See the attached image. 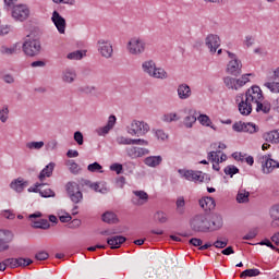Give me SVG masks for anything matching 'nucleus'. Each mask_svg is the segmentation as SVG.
Returning a JSON list of instances; mask_svg holds the SVG:
<instances>
[{
  "label": "nucleus",
  "mask_w": 279,
  "mask_h": 279,
  "mask_svg": "<svg viewBox=\"0 0 279 279\" xmlns=\"http://www.w3.org/2000/svg\"><path fill=\"white\" fill-rule=\"evenodd\" d=\"M190 228L193 232H216L223 228V218L219 214H198L191 219Z\"/></svg>",
  "instance_id": "f257e3e1"
},
{
  "label": "nucleus",
  "mask_w": 279,
  "mask_h": 279,
  "mask_svg": "<svg viewBox=\"0 0 279 279\" xmlns=\"http://www.w3.org/2000/svg\"><path fill=\"white\" fill-rule=\"evenodd\" d=\"M21 49L27 58H36L43 53V43L40 37L34 36V33L27 36L24 43L21 45Z\"/></svg>",
  "instance_id": "f03ea898"
},
{
  "label": "nucleus",
  "mask_w": 279,
  "mask_h": 279,
  "mask_svg": "<svg viewBox=\"0 0 279 279\" xmlns=\"http://www.w3.org/2000/svg\"><path fill=\"white\" fill-rule=\"evenodd\" d=\"M147 47V43L144 41L141 37H133L128 43L126 49L131 56H141L145 53V49Z\"/></svg>",
  "instance_id": "7ed1b4c3"
},
{
  "label": "nucleus",
  "mask_w": 279,
  "mask_h": 279,
  "mask_svg": "<svg viewBox=\"0 0 279 279\" xmlns=\"http://www.w3.org/2000/svg\"><path fill=\"white\" fill-rule=\"evenodd\" d=\"M65 191L73 204H80V202L84 199V194H82V191L80 190V184L75 182H68L65 185Z\"/></svg>",
  "instance_id": "20e7f679"
},
{
  "label": "nucleus",
  "mask_w": 279,
  "mask_h": 279,
  "mask_svg": "<svg viewBox=\"0 0 279 279\" xmlns=\"http://www.w3.org/2000/svg\"><path fill=\"white\" fill-rule=\"evenodd\" d=\"M149 132V124H147L145 121H138L133 120L131 123V128L128 130V133L131 134V136H136V134H141L145 136Z\"/></svg>",
  "instance_id": "39448f33"
},
{
  "label": "nucleus",
  "mask_w": 279,
  "mask_h": 279,
  "mask_svg": "<svg viewBox=\"0 0 279 279\" xmlns=\"http://www.w3.org/2000/svg\"><path fill=\"white\" fill-rule=\"evenodd\" d=\"M12 16L15 21H27L29 19V8L25 4H17L13 7Z\"/></svg>",
  "instance_id": "423d86ee"
},
{
  "label": "nucleus",
  "mask_w": 279,
  "mask_h": 279,
  "mask_svg": "<svg viewBox=\"0 0 279 279\" xmlns=\"http://www.w3.org/2000/svg\"><path fill=\"white\" fill-rule=\"evenodd\" d=\"M245 97L253 104L256 101H263V99H265V96H263V90L260 87H258V85H253L250 89H247Z\"/></svg>",
  "instance_id": "0eeeda50"
},
{
  "label": "nucleus",
  "mask_w": 279,
  "mask_h": 279,
  "mask_svg": "<svg viewBox=\"0 0 279 279\" xmlns=\"http://www.w3.org/2000/svg\"><path fill=\"white\" fill-rule=\"evenodd\" d=\"M51 21L54 27H57L59 34H64L66 32V20L60 15L58 11L52 12Z\"/></svg>",
  "instance_id": "6e6552de"
},
{
  "label": "nucleus",
  "mask_w": 279,
  "mask_h": 279,
  "mask_svg": "<svg viewBox=\"0 0 279 279\" xmlns=\"http://www.w3.org/2000/svg\"><path fill=\"white\" fill-rule=\"evenodd\" d=\"M98 51L102 58H112V53H114V50L112 49V44L110 41L105 39L98 40Z\"/></svg>",
  "instance_id": "1a4fd4ad"
},
{
  "label": "nucleus",
  "mask_w": 279,
  "mask_h": 279,
  "mask_svg": "<svg viewBox=\"0 0 279 279\" xmlns=\"http://www.w3.org/2000/svg\"><path fill=\"white\" fill-rule=\"evenodd\" d=\"M243 63H241V60L239 59H233L227 64V73H229V75H233L234 77H239V75H241Z\"/></svg>",
  "instance_id": "9d476101"
},
{
  "label": "nucleus",
  "mask_w": 279,
  "mask_h": 279,
  "mask_svg": "<svg viewBox=\"0 0 279 279\" xmlns=\"http://www.w3.org/2000/svg\"><path fill=\"white\" fill-rule=\"evenodd\" d=\"M205 45L210 53H217V49L221 47V39L217 35L209 34L205 39Z\"/></svg>",
  "instance_id": "9b49d317"
},
{
  "label": "nucleus",
  "mask_w": 279,
  "mask_h": 279,
  "mask_svg": "<svg viewBox=\"0 0 279 279\" xmlns=\"http://www.w3.org/2000/svg\"><path fill=\"white\" fill-rule=\"evenodd\" d=\"M265 162L262 165L264 173H271L275 169H279V162L271 159V155L263 156Z\"/></svg>",
  "instance_id": "f8f14e48"
},
{
  "label": "nucleus",
  "mask_w": 279,
  "mask_h": 279,
  "mask_svg": "<svg viewBox=\"0 0 279 279\" xmlns=\"http://www.w3.org/2000/svg\"><path fill=\"white\" fill-rule=\"evenodd\" d=\"M27 186H29V181H25V179L21 177L14 179L10 183V189H12V191H15V193H23L25 189H27Z\"/></svg>",
  "instance_id": "ddd939ff"
},
{
  "label": "nucleus",
  "mask_w": 279,
  "mask_h": 279,
  "mask_svg": "<svg viewBox=\"0 0 279 279\" xmlns=\"http://www.w3.org/2000/svg\"><path fill=\"white\" fill-rule=\"evenodd\" d=\"M241 101L238 105L239 112L243 117H250L252 114V100L245 98L243 99V95L241 96Z\"/></svg>",
  "instance_id": "4468645a"
},
{
  "label": "nucleus",
  "mask_w": 279,
  "mask_h": 279,
  "mask_svg": "<svg viewBox=\"0 0 279 279\" xmlns=\"http://www.w3.org/2000/svg\"><path fill=\"white\" fill-rule=\"evenodd\" d=\"M198 204L203 210L208 213V210H215V207L217 206V203H215V199L213 196H205L198 201Z\"/></svg>",
  "instance_id": "2eb2a0df"
},
{
  "label": "nucleus",
  "mask_w": 279,
  "mask_h": 279,
  "mask_svg": "<svg viewBox=\"0 0 279 279\" xmlns=\"http://www.w3.org/2000/svg\"><path fill=\"white\" fill-rule=\"evenodd\" d=\"M125 241H128V238L123 235H114L107 239V245H110L111 250H119Z\"/></svg>",
  "instance_id": "dca6fc26"
},
{
  "label": "nucleus",
  "mask_w": 279,
  "mask_h": 279,
  "mask_svg": "<svg viewBox=\"0 0 279 279\" xmlns=\"http://www.w3.org/2000/svg\"><path fill=\"white\" fill-rule=\"evenodd\" d=\"M185 180L190 182H204V177H202V171L186 170L183 173Z\"/></svg>",
  "instance_id": "f3484780"
},
{
  "label": "nucleus",
  "mask_w": 279,
  "mask_h": 279,
  "mask_svg": "<svg viewBox=\"0 0 279 279\" xmlns=\"http://www.w3.org/2000/svg\"><path fill=\"white\" fill-rule=\"evenodd\" d=\"M0 53H2V56H16L21 53V43H16L10 48L1 46Z\"/></svg>",
  "instance_id": "a211bd4d"
},
{
  "label": "nucleus",
  "mask_w": 279,
  "mask_h": 279,
  "mask_svg": "<svg viewBox=\"0 0 279 279\" xmlns=\"http://www.w3.org/2000/svg\"><path fill=\"white\" fill-rule=\"evenodd\" d=\"M179 99H189L191 95H193V92H191V86L186 83H182L178 86L177 89Z\"/></svg>",
  "instance_id": "6ab92c4d"
},
{
  "label": "nucleus",
  "mask_w": 279,
  "mask_h": 279,
  "mask_svg": "<svg viewBox=\"0 0 279 279\" xmlns=\"http://www.w3.org/2000/svg\"><path fill=\"white\" fill-rule=\"evenodd\" d=\"M53 169H56V163L50 162L48 163L39 173L38 180L40 182H45V178H51L53 175Z\"/></svg>",
  "instance_id": "aec40b11"
},
{
  "label": "nucleus",
  "mask_w": 279,
  "mask_h": 279,
  "mask_svg": "<svg viewBox=\"0 0 279 279\" xmlns=\"http://www.w3.org/2000/svg\"><path fill=\"white\" fill-rule=\"evenodd\" d=\"M77 80V73L73 69H65L62 72V82L65 84H73Z\"/></svg>",
  "instance_id": "412c9836"
},
{
  "label": "nucleus",
  "mask_w": 279,
  "mask_h": 279,
  "mask_svg": "<svg viewBox=\"0 0 279 279\" xmlns=\"http://www.w3.org/2000/svg\"><path fill=\"white\" fill-rule=\"evenodd\" d=\"M116 124H117V116L111 114L108 119L107 124L99 129V135L108 134V132H110V130H112V128H114Z\"/></svg>",
  "instance_id": "4be33fe9"
},
{
  "label": "nucleus",
  "mask_w": 279,
  "mask_h": 279,
  "mask_svg": "<svg viewBox=\"0 0 279 279\" xmlns=\"http://www.w3.org/2000/svg\"><path fill=\"white\" fill-rule=\"evenodd\" d=\"M144 163L147 167L156 168L162 165V156H149L144 159Z\"/></svg>",
  "instance_id": "5701e85b"
},
{
  "label": "nucleus",
  "mask_w": 279,
  "mask_h": 279,
  "mask_svg": "<svg viewBox=\"0 0 279 279\" xmlns=\"http://www.w3.org/2000/svg\"><path fill=\"white\" fill-rule=\"evenodd\" d=\"M263 138L267 143L278 144L279 143V129L278 130H272L270 132L265 133L263 135Z\"/></svg>",
  "instance_id": "b1692460"
},
{
  "label": "nucleus",
  "mask_w": 279,
  "mask_h": 279,
  "mask_svg": "<svg viewBox=\"0 0 279 279\" xmlns=\"http://www.w3.org/2000/svg\"><path fill=\"white\" fill-rule=\"evenodd\" d=\"M195 114H196L195 111H190L189 112V116H186L183 119L184 128L191 129V128H193V125H195V123H197V117Z\"/></svg>",
  "instance_id": "393cba45"
},
{
  "label": "nucleus",
  "mask_w": 279,
  "mask_h": 279,
  "mask_svg": "<svg viewBox=\"0 0 279 279\" xmlns=\"http://www.w3.org/2000/svg\"><path fill=\"white\" fill-rule=\"evenodd\" d=\"M263 100L255 101L256 104V112H263L264 114H269L271 112V104L268 101L260 102Z\"/></svg>",
  "instance_id": "a878e982"
},
{
  "label": "nucleus",
  "mask_w": 279,
  "mask_h": 279,
  "mask_svg": "<svg viewBox=\"0 0 279 279\" xmlns=\"http://www.w3.org/2000/svg\"><path fill=\"white\" fill-rule=\"evenodd\" d=\"M101 219L105 223H119V218L117 217V214L112 211H106L105 214H102Z\"/></svg>",
  "instance_id": "bb28decb"
},
{
  "label": "nucleus",
  "mask_w": 279,
  "mask_h": 279,
  "mask_svg": "<svg viewBox=\"0 0 279 279\" xmlns=\"http://www.w3.org/2000/svg\"><path fill=\"white\" fill-rule=\"evenodd\" d=\"M142 69L144 73H146L147 75H149V77H151V75L154 74V71H156V62H154V60L145 61L142 64Z\"/></svg>",
  "instance_id": "cd10ccee"
},
{
  "label": "nucleus",
  "mask_w": 279,
  "mask_h": 279,
  "mask_svg": "<svg viewBox=\"0 0 279 279\" xmlns=\"http://www.w3.org/2000/svg\"><path fill=\"white\" fill-rule=\"evenodd\" d=\"M4 234L8 238L0 239V252H5V250H10V245L8 243H11L12 239H14V235L10 231H7Z\"/></svg>",
  "instance_id": "c85d7f7f"
},
{
  "label": "nucleus",
  "mask_w": 279,
  "mask_h": 279,
  "mask_svg": "<svg viewBox=\"0 0 279 279\" xmlns=\"http://www.w3.org/2000/svg\"><path fill=\"white\" fill-rule=\"evenodd\" d=\"M153 219L155 223H167L169 216H167V213L158 210L154 214Z\"/></svg>",
  "instance_id": "c756f323"
},
{
  "label": "nucleus",
  "mask_w": 279,
  "mask_h": 279,
  "mask_svg": "<svg viewBox=\"0 0 279 279\" xmlns=\"http://www.w3.org/2000/svg\"><path fill=\"white\" fill-rule=\"evenodd\" d=\"M33 228L36 230H49L51 225L49 223V220L39 218V221H33Z\"/></svg>",
  "instance_id": "7c9ffc66"
},
{
  "label": "nucleus",
  "mask_w": 279,
  "mask_h": 279,
  "mask_svg": "<svg viewBox=\"0 0 279 279\" xmlns=\"http://www.w3.org/2000/svg\"><path fill=\"white\" fill-rule=\"evenodd\" d=\"M238 204H247L250 202V192L246 190H240L236 194Z\"/></svg>",
  "instance_id": "2f4dec72"
},
{
  "label": "nucleus",
  "mask_w": 279,
  "mask_h": 279,
  "mask_svg": "<svg viewBox=\"0 0 279 279\" xmlns=\"http://www.w3.org/2000/svg\"><path fill=\"white\" fill-rule=\"evenodd\" d=\"M256 276H260L258 268L245 269L240 274V278H256Z\"/></svg>",
  "instance_id": "473e14b6"
},
{
  "label": "nucleus",
  "mask_w": 279,
  "mask_h": 279,
  "mask_svg": "<svg viewBox=\"0 0 279 279\" xmlns=\"http://www.w3.org/2000/svg\"><path fill=\"white\" fill-rule=\"evenodd\" d=\"M197 120L199 121L201 125H205V128H211V130H217L215 125H213V121L210 120V117L207 114H201Z\"/></svg>",
  "instance_id": "72a5a7b5"
},
{
  "label": "nucleus",
  "mask_w": 279,
  "mask_h": 279,
  "mask_svg": "<svg viewBox=\"0 0 279 279\" xmlns=\"http://www.w3.org/2000/svg\"><path fill=\"white\" fill-rule=\"evenodd\" d=\"M150 77H155L156 80H167L169 75L167 74V71L162 68H155V71H153V74Z\"/></svg>",
  "instance_id": "f704fd0d"
},
{
  "label": "nucleus",
  "mask_w": 279,
  "mask_h": 279,
  "mask_svg": "<svg viewBox=\"0 0 279 279\" xmlns=\"http://www.w3.org/2000/svg\"><path fill=\"white\" fill-rule=\"evenodd\" d=\"M81 185L87 186L88 189H92V191H95L96 193H101V190H99V183H93L90 182V180L82 179Z\"/></svg>",
  "instance_id": "c9c22d12"
},
{
  "label": "nucleus",
  "mask_w": 279,
  "mask_h": 279,
  "mask_svg": "<svg viewBox=\"0 0 279 279\" xmlns=\"http://www.w3.org/2000/svg\"><path fill=\"white\" fill-rule=\"evenodd\" d=\"M132 153V156H134V158H141L147 154H149V149L147 148H141V147H133L131 149Z\"/></svg>",
  "instance_id": "e433bc0d"
},
{
  "label": "nucleus",
  "mask_w": 279,
  "mask_h": 279,
  "mask_svg": "<svg viewBox=\"0 0 279 279\" xmlns=\"http://www.w3.org/2000/svg\"><path fill=\"white\" fill-rule=\"evenodd\" d=\"M95 90H97V87L90 85H85L77 88V93L81 95H93Z\"/></svg>",
  "instance_id": "4c0bfd02"
},
{
  "label": "nucleus",
  "mask_w": 279,
  "mask_h": 279,
  "mask_svg": "<svg viewBox=\"0 0 279 279\" xmlns=\"http://www.w3.org/2000/svg\"><path fill=\"white\" fill-rule=\"evenodd\" d=\"M101 169H104V167L97 161L87 166V171H89L90 173H97V171H99V173H104V170Z\"/></svg>",
  "instance_id": "58836bf2"
},
{
  "label": "nucleus",
  "mask_w": 279,
  "mask_h": 279,
  "mask_svg": "<svg viewBox=\"0 0 279 279\" xmlns=\"http://www.w3.org/2000/svg\"><path fill=\"white\" fill-rule=\"evenodd\" d=\"M226 175H229L230 178H234L236 173L240 172L239 168L234 165H229L223 169Z\"/></svg>",
  "instance_id": "ea45409f"
},
{
  "label": "nucleus",
  "mask_w": 279,
  "mask_h": 279,
  "mask_svg": "<svg viewBox=\"0 0 279 279\" xmlns=\"http://www.w3.org/2000/svg\"><path fill=\"white\" fill-rule=\"evenodd\" d=\"M68 167L70 169V172L73 173V175H77L80 171H82V168H80V165L75 162L74 160H68Z\"/></svg>",
  "instance_id": "a19ab883"
},
{
  "label": "nucleus",
  "mask_w": 279,
  "mask_h": 279,
  "mask_svg": "<svg viewBox=\"0 0 279 279\" xmlns=\"http://www.w3.org/2000/svg\"><path fill=\"white\" fill-rule=\"evenodd\" d=\"M66 58L68 60H82V58H84V52L82 50H75L68 53Z\"/></svg>",
  "instance_id": "79ce46f5"
},
{
  "label": "nucleus",
  "mask_w": 279,
  "mask_h": 279,
  "mask_svg": "<svg viewBox=\"0 0 279 279\" xmlns=\"http://www.w3.org/2000/svg\"><path fill=\"white\" fill-rule=\"evenodd\" d=\"M258 130H259L258 125L252 122L245 123L244 132H247L248 134H256Z\"/></svg>",
  "instance_id": "37998d69"
},
{
  "label": "nucleus",
  "mask_w": 279,
  "mask_h": 279,
  "mask_svg": "<svg viewBox=\"0 0 279 279\" xmlns=\"http://www.w3.org/2000/svg\"><path fill=\"white\" fill-rule=\"evenodd\" d=\"M162 121L166 123H172V121H180V117H178V113H166L162 117Z\"/></svg>",
  "instance_id": "c03bdc74"
},
{
  "label": "nucleus",
  "mask_w": 279,
  "mask_h": 279,
  "mask_svg": "<svg viewBox=\"0 0 279 279\" xmlns=\"http://www.w3.org/2000/svg\"><path fill=\"white\" fill-rule=\"evenodd\" d=\"M26 147L27 149H43V147H45V142H28Z\"/></svg>",
  "instance_id": "a18cd8bd"
},
{
  "label": "nucleus",
  "mask_w": 279,
  "mask_h": 279,
  "mask_svg": "<svg viewBox=\"0 0 279 279\" xmlns=\"http://www.w3.org/2000/svg\"><path fill=\"white\" fill-rule=\"evenodd\" d=\"M252 73L248 74H243L241 76V78L235 80V84H238V86H240V88L242 86H245V84H247V82H250V77H251Z\"/></svg>",
  "instance_id": "49530a36"
},
{
  "label": "nucleus",
  "mask_w": 279,
  "mask_h": 279,
  "mask_svg": "<svg viewBox=\"0 0 279 279\" xmlns=\"http://www.w3.org/2000/svg\"><path fill=\"white\" fill-rule=\"evenodd\" d=\"M218 154H221V150L209 151L207 155V160H209L210 162H217V165H219V155Z\"/></svg>",
  "instance_id": "de8ad7c7"
},
{
  "label": "nucleus",
  "mask_w": 279,
  "mask_h": 279,
  "mask_svg": "<svg viewBox=\"0 0 279 279\" xmlns=\"http://www.w3.org/2000/svg\"><path fill=\"white\" fill-rule=\"evenodd\" d=\"M135 197H138L142 202H147L149 199V194L145 191H133Z\"/></svg>",
  "instance_id": "09e8293b"
},
{
  "label": "nucleus",
  "mask_w": 279,
  "mask_h": 279,
  "mask_svg": "<svg viewBox=\"0 0 279 279\" xmlns=\"http://www.w3.org/2000/svg\"><path fill=\"white\" fill-rule=\"evenodd\" d=\"M184 206H186V202L183 196H181L177 199V208L180 215H184Z\"/></svg>",
  "instance_id": "8fccbe9b"
},
{
  "label": "nucleus",
  "mask_w": 279,
  "mask_h": 279,
  "mask_svg": "<svg viewBox=\"0 0 279 279\" xmlns=\"http://www.w3.org/2000/svg\"><path fill=\"white\" fill-rule=\"evenodd\" d=\"M34 260L32 258H17V267H28V265H32Z\"/></svg>",
  "instance_id": "3c124183"
},
{
  "label": "nucleus",
  "mask_w": 279,
  "mask_h": 279,
  "mask_svg": "<svg viewBox=\"0 0 279 279\" xmlns=\"http://www.w3.org/2000/svg\"><path fill=\"white\" fill-rule=\"evenodd\" d=\"M41 217H43V213H40V211H36L34 214H31L28 216V219L31 221V227L34 228V221H39V219H41Z\"/></svg>",
  "instance_id": "603ef678"
},
{
  "label": "nucleus",
  "mask_w": 279,
  "mask_h": 279,
  "mask_svg": "<svg viewBox=\"0 0 279 279\" xmlns=\"http://www.w3.org/2000/svg\"><path fill=\"white\" fill-rule=\"evenodd\" d=\"M8 114H10V109H8V106H4L0 110V121H1V123H5V121H8Z\"/></svg>",
  "instance_id": "864d4df0"
},
{
  "label": "nucleus",
  "mask_w": 279,
  "mask_h": 279,
  "mask_svg": "<svg viewBox=\"0 0 279 279\" xmlns=\"http://www.w3.org/2000/svg\"><path fill=\"white\" fill-rule=\"evenodd\" d=\"M223 83H225L226 86H228L229 88H234L235 90L238 89V88H236V85H234V84H236V80H234V78H232V77H230V76H226V77L223 78Z\"/></svg>",
  "instance_id": "5fc2aeb1"
},
{
  "label": "nucleus",
  "mask_w": 279,
  "mask_h": 279,
  "mask_svg": "<svg viewBox=\"0 0 279 279\" xmlns=\"http://www.w3.org/2000/svg\"><path fill=\"white\" fill-rule=\"evenodd\" d=\"M110 171H114L117 173V175H121V173H123V165L121 163H112L109 167Z\"/></svg>",
  "instance_id": "6e6d98bb"
},
{
  "label": "nucleus",
  "mask_w": 279,
  "mask_h": 279,
  "mask_svg": "<svg viewBox=\"0 0 279 279\" xmlns=\"http://www.w3.org/2000/svg\"><path fill=\"white\" fill-rule=\"evenodd\" d=\"M74 141L77 145H84V134L81 131L74 132Z\"/></svg>",
  "instance_id": "4d7b16f0"
},
{
  "label": "nucleus",
  "mask_w": 279,
  "mask_h": 279,
  "mask_svg": "<svg viewBox=\"0 0 279 279\" xmlns=\"http://www.w3.org/2000/svg\"><path fill=\"white\" fill-rule=\"evenodd\" d=\"M39 195L41 196V197H45V198H47V197H56V192H53V190H51V189H47V190H40L39 191Z\"/></svg>",
  "instance_id": "13d9d810"
},
{
  "label": "nucleus",
  "mask_w": 279,
  "mask_h": 279,
  "mask_svg": "<svg viewBox=\"0 0 279 279\" xmlns=\"http://www.w3.org/2000/svg\"><path fill=\"white\" fill-rule=\"evenodd\" d=\"M4 260L7 263V267H10L11 269H16V267H19L17 258H7Z\"/></svg>",
  "instance_id": "bf43d9fd"
},
{
  "label": "nucleus",
  "mask_w": 279,
  "mask_h": 279,
  "mask_svg": "<svg viewBox=\"0 0 279 279\" xmlns=\"http://www.w3.org/2000/svg\"><path fill=\"white\" fill-rule=\"evenodd\" d=\"M232 129L234 132H245V122H235L233 125H232Z\"/></svg>",
  "instance_id": "052dcab7"
},
{
  "label": "nucleus",
  "mask_w": 279,
  "mask_h": 279,
  "mask_svg": "<svg viewBox=\"0 0 279 279\" xmlns=\"http://www.w3.org/2000/svg\"><path fill=\"white\" fill-rule=\"evenodd\" d=\"M189 244L193 245L194 247H202L204 245V241L199 238H192L189 240Z\"/></svg>",
  "instance_id": "680f3d73"
},
{
  "label": "nucleus",
  "mask_w": 279,
  "mask_h": 279,
  "mask_svg": "<svg viewBox=\"0 0 279 279\" xmlns=\"http://www.w3.org/2000/svg\"><path fill=\"white\" fill-rule=\"evenodd\" d=\"M257 235H258V231L256 229H254V230H251L242 239H243V241H252V239H256Z\"/></svg>",
  "instance_id": "e2e57ef3"
},
{
  "label": "nucleus",
  "mask_w": 279,
  "mask_h": 279,
  "mask_svg": "<svg viewBox=\"0 0 279 279\" xmlns=\"http://www.w3.org/2000/svg\"><path fill=\"white\" fill-rule=\"evenodd\" d=\"M155 135L158 141H167V138H169V135H167L163 130H157Z\"/></svg>",
  "instance_id": "0e129e2a"
},
{
  "label": "nucleus",
  "mask_w": 279,
  "mask_h": 279,
  "mask_svg": "<svg viewBox=\"0 0 279 279\" xmlns=\"http://www.w3.org/2000/svg\"><path fill=\"white\" fill-rule=\"evenodd\" d=\"M118 145H132V138L120 136L117 138Z\"/></svg>",
  "instance_id": "69168bd1"
},
{
  "label": "nucleus",
  "mask_w": 279,
  "mask_h": 279,
  "mask_svg": "<svg viewBox=\"0 0 279 279\" xmlns=\"http://www.w3.org/2000/svg\"><path fill=\"white\" fill-rule=\"evenodd\" d=\"M36 260H47L49 258V253L40 251L35 255Z\"/></svg>",
  "instance_id": "338daca9"
},
{
  "label": "nucleus",
  "mask_w": 279,
  "mask_h": 279,
  "mask_svg": "<svg viewBox=\"0 0 279 279\" xmlns=\"http://www.w3.org/2000/svg\"><path fill=\"white\" fill-rule=\"evenodd\" d=\"M214 247H217L218 250H223V247L228 246V241H221L217 240L216 242L213 243Z\"/></svg>",
  "instance_id": "774afa93"
}]
</instances>
